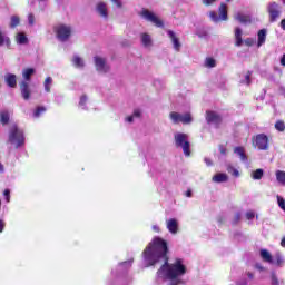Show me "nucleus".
<instances>
[{"label": "nucleus", "mask_w": 285, "mask_h": 285, "mask_svg": "<svg viewBox=\"0 0 285 285\" xmlns=\"http://www.w3.org/2000/svg\"><path fill=\"white\" fill-rule=\"evenodd\" d=\"M167 230L171 233V235H177L179 233V222L176 218H170L167 220Z\"/></svg>", "instance_id": "f8f14e48"}, {"label": "nucleus", "mask_w": 285, "mask_h": 285, "mask_svg": "<svg viewBox=\"0 0 285 285\" xmlns=\"http://www.w3.org/2000/svg\"><path fill=\"white\" fill-rule=\"evenodd\" d=\"M242 35H244V32L242 31V28L237 27L234 32L235 46L237 48H239L244 43V39H242Z\"/></svg>", "instance_id": "dca6fc26"}, {"label": "nucleus", "mask_w": 285, "mask_h": 285, "mask_svg": "<svg viewBox=\"0 0 285 285\" xmlns=\"http://www.w3.org/2000/svg\"><path fill=\"white\" fill-rule=\"evenodd\" d=\"M16 41H17V43H19L20 46H24L26 43H28V37L26 36V33L19 32V33L16 36Z\"/></svg>", "instance_id": "412c9836"}, {"label": "nucleus", "mask_w": 285, "mask_h": 285, "mask_svg": "<svg viewBox=\"0 0 285 285\" xmlns=\"http://www.w3.org/2000/svg\"><path fill=\"white\" fill-rule=\"evenodd\" d=\"M217 0H202L203 6H213Z\"/></svg>", "instance_id": "37998d69"}, {"label": "nucleus", "mask_w": 285, "mask_h": 285, "mask_svg": "<svg viewBox=\"0 0 285 285\" xmlns=\"http://www.w3.org/2000/svg\"><path fill=\"white\" fill-rule=\"evenodd\" d=\"M132 120H134V116H128L126 118V121H128L129 124H132Z\"/></svg>", "instance_id": "864d4df0"}, {"label": "nucleus", "mask_w": 285, "mask_h": 285, "mask_svg": "<svg viewBox=\"0 0 285 285\" xmlns=\"http://www.w3.org/2000/svg\"><path fill=\"white\" fill-rule=\"evenodd\" d=\"M216 66H217V60H215V58L207 57L205 59V68H215Z\"/></svg>", "instance_id": "cd10ccee"}, {"label": "nucleus", "mask_w": 285, "mask_h": 285, "mask_svg": "<svg viewBox=\"0 0 285 285\" xmlns=\"http://www.w3.org/2000/svg\"><path fill=\"white\" fill-rule=\"evenodd\" d=\"M244 43H245L246 46H250V38L245 39Z\"/></svg>", "instance_id": "13d9d810"}, {"label": "nucleus", "mask_w": 285, "mask_h": 285, "mask_svg": "<svg viewBox=\"0 0 285 285\" xmlns=\"http://www.w3.org/2000/svg\"><path fill=\"white\" fill-rule=\"evenodd\" d=\"M275 128H276V130H278L279 132H284V130H285V124H284V121H282V120L276 121Z\"/></svg>", "instance_id": "f704fd0d"}, {"label": "nucleus", "mask_w": 285, "mask_h": 285, "mask_svg": "<svg viewBox=\"0 0 285 285\" xmlns=\"http://www.w3.org/2000/svg\"><path fill=\"white\" fill-rule=\"evenodd\" d=\"M281 246H282L283 248H285V237L282 238V240H281Z\"/></svg>", "instance_id": "bf43d9fd"}, {"label": "nucleus", "mask_w": 285, "mask_h": 285, "mask_svg": "<svg viewBox=\"0 0 285 285\" xmlns=\"http://www.w3.org/2000/svg\"><path fill=\"white\" fill-rule=\"evenodd\" d=\"M72 62L76 66V68H83V59H81L80 57L75 56Z\"/></svg>", "instance_id": "7c9ffc66"}, {"label": "nucleus", "mask_w": 285, "mask_h": 285, "mask_svg": "<svg viewBox=\"0 0 285 285\" xmlns=\"http://www.w3.org/2000/svg\"><path fill=\"white\" fill-rule=\"evenodd\" d=\"M255 268L256 271H258V273H266V267H264V265H262V263H256L255 264Z\"/></svg>", "instance_id": "e433bc0d"}, {"label": "nucleus", "mask_w": 285, "mask_h": 285, "mask_svg": "<svg viewBox=\"0 0 285 285\" xmlns=\"http://www.w3.org/2000/svg\"><path fill=\"white\" fill-rule=\"evenodd\" d=\"M272 265L278 266V267L284 266V256H282V254L279 253H276L274 256V263Z\"/></svg>", "instance_id": "5701e85b"}, {"label": "nucleus", "mask_w": 285, "mask_h": 285, "mask_svg": "<svg viewBox=\"0 0 285 285\" xmlns=\"http://www.w3.org/2000/svg\"><path fill=\"white\" fill-rule=\"evenodd\" d=\"M168 253H170L168 242L159 236H156L144 249L142 257L147 262V266H155L156 264H159V262L170 259Z\"/></svg>", "instance_id": "f257e3e1"}, {"label": "nucleus", "mask_w": 285, "mask_h": 285, "mask_svg": "<svg viewBox=\"0 0 285 285\" xmlns=\"http://www.w3.org/2000/svg\"><path fill=\"white\" fill-rule=\"evenodd\" d=\"M116 6L117 8H121V1L119 0H111Z\"/></svg>", "instance_id": "8fccbe9b"}, {"label": "nucleus", "mask_w": 285, "mask_h": 285, "mask_svg": "<svg viewBox=\"0 0 285 285\" xmlns=\"http://www.w3.org/2000/svg\"><path fill=\"white\" fill-rule=\"evenodd\" d=\"M222 155H226V149H220Z\"/></svg>", "instance_id": "69168bd1"}, {"label": "nucleus", "mask_w": 285, "mask_h": 285, "mask_svg": "<svg viewBox=\"0 0 285 285\" xmlns=\"http://www.w3.org/2000/svg\"><path fill=\"white\" fill-rule=\"evenodd\" d=\"M169 119H171L173 124H193V116L190 114L181 115L177 111H171L169 114Z\"/></svg>", "instance_id": "423d86ee"}, {"label": "nucleus", "mask_w": 285, "mask_h": 285, "mask_svg": "<svg viewBox=\"0 0 285 285\" xmlns=\"http://www.w3.org/2000/svg\"><path fill=\"white\" fill-rule=\"evenodd\" d=\"M53 31L56 32V37L59 41H68V39H70V35H72V29L66 24L55 27Z\"/></svg>", "instance_id": "39448f33"}, {"label": "nucleus", "mask_w": 285, "mask_h": 285, "mask_svg": "<svg viewBox=\"0 0 285 285\" xmlns=\"http://www.w3.org/2000/svg\"><path fill=\"white\" fill-rule=\"evenodd\" d=\"M276 181H278L281 186H285V171H282V170L276 171Z\"/></svg>", "instance_id": "bb28decb"}, {"label": "nucleus", "mask_w": 285, "mask_h": 285, "mask_svg": "<svg viewBox=\"0 0 285 285\" xmlns=\"http://www.w3.org/2000/svg\"><path fill=\"white\" fill-rule=\"evenodd\" d=\"M234 153L240 157L242 161H246V151L244 150V147H236L234 149Z\"/></svg>", "instance_id": "a878e982"}, {"label": "nucleus", "mask_w": 285, "mask_h": 285, "mask_svg": "<svg viewBox=\"0 0 285 285\" xmlns=\"http://www.w3.org/2000/svg\"><path fill=\"white\" fill-rule=\"evenodd\" d=\"M246 217L247 219H250V212H247Z\"/></svg>", "instance_id": "e2e57ef3"}, {"label": "nucleus", "mask_w": 285, "mask_h": 285, "mask_svg": "<svg viewBox=\"0 0 285 285\" xmlns=\"http://www.w3.org/2000/svg\"><path fill=\"white\" fill-rule=\"evenodd\" d=\"M281 66L285 67V53L283 55V57L281 58Z\"/></svg>", "instance_id": "5fc2aeb1"}, {"label": "nucleus", "mask_w": 285, "mask_h": 285, "mask_svg": "<svg viewBox=\"0 0 285 285\" xmlns=\"http://www.w3.org/2000/svg\"><path fill=\"white\" fill-rule=\"evenodd\" d=\"M209 18H210L212 21H214L215 23H219V21H222L220 18H219V16H218L217 12H215V11H210V12H209Z\"/></svg>", "instance_id": "473e14b6"}, {"label": "nucleus", "mask_w": 285, "mask_h": 285, "mask_svg": "<svg viewBox=\"0 0 285 285\" xmlns=\"http://www.w3.org/2000/svg\"><path fill=\"white\" fill-rule=\"evenodd\" d=\"M140 14L141 17H144V19H146V21H150V23H154L156 28H164V21H161V19H159V17H157L150 10L144 9Z\"/></svg>", "instance_id": "6e6552de"}, {"label": "nucleus", "mask_w": 285, "mask_h": 285, "mask_svg": "<svg viewBox=\"0 0 285 285\" xmlns=\"http://www.w3.org/2000/svg\"><path fill=\"white\" fill-rule=\"evenodd\" d=\"M94 61H95V66H96V69L98 70V72H108V70H110V67L106 65V59H104L99 56H96L94 58Z\"/></svg>", "instance_id": "9d476101"}, {"label": "nucleus", "mask_w": 285, "mask_h": 285, "mask_svg": "<svg viewBox=\"0 0 285 285\" xmlns=\"http://www.w3.org/2000/svg\"><path fill=\"white\" fill-rule=\"evenodd\" d=\"M175 141L178 148H183L184 155H186V157H190V142L188 141V135L176 134Z\"/></svg>", "instance_id": "7ed1b4c3"}, {"label": "nucleus", "mask_w": 285, "mask_h": 285, "mask_svg": "<svg viewBox=\"0 0 285 285\" xmlns=\"http://www.w3.org/2000/svg\"><path fill=\"white\" fill-rule=\"evenodd\" d=\"M141 43H142V46H145V48L153 46V39H150V35L142 33L141 35Z\"/></svg>", "instance_id": "4be33fe9"}, {"label": "nucleus", "mask_w": 285, "mask_h": 285, "mask_svg": "<svg viewBox=\"0 0 285 285\" xmlns=\"http://www.w3.org/2000/svg\"><path fill=\"white\" fill-rule=\"evenodd\" d=\"M236 21H239V23H248V16L244 13H237L235 16Z\"/></svg>", "instance_id": "c756f323"}, {"label": "nucleus", "mask_w": 285, "mask_h": 285, "mask_svg": "<svg viewBox=\"0 0 285 285\" xmlns=\"http://www.w3.org/2000/svg\"><path fill=\"white\" fill-rule=\"evenodd\" d=\"M132 117H141V111L139 109H135Z\"/></svg>", "instance_id": "de8ad7c7"}, {"label": "nucleus", "mask_w": 285, "mask_h": 285, "mask_svg": "<svg viewBox=\"0 0 285 285\" xmlns=\"http://www.w3.org/2000/svg\"><path fill=\"white\" fill-rule=\"evenodd\" d=\"M266 29H261L257 33V48H262L266 43Z\"/></svg>", "instance_id": "f3484780"}, {"label": "nucleus", "mask_w": 285, "mask_h": 285, "mask_svg": "<svg viewBox=\"0 0 285 285\" xmlns=\"http://www.w3.org/2000/svg\"><path fill=\"white\" fill-rule=\"evenodd\" d=\"M28 21H29L30 26H35V16L32 13H30L28 16Z\"/></svg>", "instance_id": "a18cd8bd"}, {"label": "nucleus", "mask_w": 285, "mask_h": 285, "mask_svg": "<svg viewBox=\"0 0 285 285\" xmlns=\"http://www.w3.org/2000/svg\"><path fill=\"white\" fill-rule=\"evenodd\" d=\"M6 228V222L0 219V233H2Z\"/></svg>", "instance_id": "49530a36"}, {"label": "nucleus", "mask_w": 285, "mask_h": 285, "mask_svg": "<svg viewBox=\"0 0 285 285\" xmlns=\"http://www.w3.org/2000/svg\"><path fill=\"white\" fill-rule=\"evenodd\" d=\"M41 112H46V107H37L33 112V117H41Z\"/></svg>", "instance_id": "c9c22d12"}, {"label": "nucleus", "mask_w": 285, "mask_h": 285, "mask_svg": "<svg viewBox=\"0 0 285 285\" xmlns=\"http://www.w3.org/2000/svg\"><path fill=\"white\" fill-rule=\"evenodd\" d=\"M9 144H13L16 148L26 146V136L23 130L19 129L17 125H12L9 130Z\"/></svg>", "instance_id": "f03ea898"}, {"label": "nucleus", "mask_w": 285, "mask_h": 285, "mask_svg": "<svg viewBox=\"0 0 285 285\" xmlns=\"http://www.w3.org/2000/svg\"><path fill=\"white\" fill-rule=\"evenodd\" d=\"M206 121L207 124H215L216 126H219V124H222V117L219 114L208 110L206 111Z\"/></svg>", "instance_id": "9b49d317"}, {"label": "nucleus", "mask_w": 285, "mask_h": 285, "mask_svg": "<svg viewBox=\"0 0 285 285\" xmlns=\"http://www.w3.org/2000/svg\"><path fill=\"white\" fill-rule=\"evenodd\" d=\"M267 12L269 14V22L275 23L282 17V6L277 2H271L267 6Z\"/></svg>", "instance_id": "20e7f679"}, {"label": "nucleus", "mask_w": 285, "mask_h": 285, "mask_svg": "<svg viewBox=\"0 0 285 285\" xmlns=\"http://www.w3.org/2000/svg\"><path fill=\"white\" fill-rule=\"evenodd\" d=\"M204 161L206 166H213V160H210V158H205Z\"/></svg>", "instance_id": "09e8293b"}, {"label": "nucleus", "mask_w": 285, "mask_h": 285, "mask_svg": "<svg viewBox=\"0 0 285 285\" xmlns=\"http://www.w3.org/2000/svg\"><path fill=\"white\" fill-rule=\"evenodd\" d=\"M277 202H278V206L279 208H282V210H285V200L283 197L277 196Z\"/></svg>", "instance_id": "4c0bfd02"}, {"label": "nucleus", "mask_w": 285, "mask_h": 285, "mask_svg": "<svg viewBox=\"0 0 285 285\" xmlns=\"http://www.w3.org/2000/svg\"><path fill=\"white\" fill-rule=\"evenodd\" d=\"M213 181H216L217 184H222L224 181H228V175H226V174H216L213 177Z\"/></svg>", "instance_id": "b1692460"}, {"label": "nucleus", "mask_w": 285, "mask_h": 285, "mask_svg": "<svg viewBox=\"0 0 285 285\" xmlns=\"http://www.w3.org/2000/svg\"><path fill=\"white\" fill-rule=\"evenodd\" d=\"M21 23V19L18 16L11 17L10 28H17Z\"/></svg>", "instance_id": "2f4dec72"}, {"label": "nucleus", "mask_w": 285, "mask_h": 285, "mask_svg": "<svg viewBox=\"0 0 285 285\" xmlns=\"http://www.w3.org/2000/svg\"><path fill=\"white\" fill-rule=\"evenodd\" d=\"M20 92L22 99H24V101H29L32 95V90L30 89V85L28 83V81L23 80L20 82Z\"/></svg>", "instance_id": "1a4fd4ad"}, {"label": "nucleus", "mask_w": 285, "mask_h": 285, "mask_svg": "<svg viewBox=\"0 0 285 285\" xmlns=\"http://www.w3.org/2000/svg\"><path fill=\"white\" fill-rule=\"evenodd\" d=\"M259 256L263 262H265V264H275V259L273 258V254H271V252H268V249H261L259 250Z\"/></svg>", "instance_id": "4468645a"}, {"label": "nucleus", "mask_w": 285, "mask_h": 285, "mask_svg": "<svg viewBox=\"0 0 285 285\" xmlns=\"http://www.w3.org/2000/svg\"><path fill=\"white\" fill-rule=\"evenodd\" d=\"M6 83L9 88H17V75H13V73L7 75Z\"/></svg>", "instance_id": "a211bd4d"}, {"label": "nucleus", "mask_w": 285, "mask_h": 285, "mask_svg": "<svg viewBox=\"0 0 285 285\" xmlns=\"http://www.w3.org/2000/svg\"><path fill=\"white\" fill-rule=\"evenodd\" d=\"M271 284L279 285V279L277 278V275H275V273H272Z\"/></svg>", "instance_id": "58836bf2"}, {"label": "nucleus", "mask_w": 285, "mask_h": 285, "mask_svg": "<svg viewBox=\"0 0 285 285\" xmlns=\"http://www.w3.org/2000/svg\"><path fill=\"white\" fill-rule=\"evenodd\" d=\"M281 28H282V30L285 31V19H283V20L281 21Z\"/></svg>", "instance_id": "4d7b16f0"}, {"label": "nucleus", "mask_w": 285, "mask_h": 285, "mask_svg": "<svg viewBox=\"0 0 285 285\" xmlns=\"http://www.w3.org/2000/svg\"><path fill=\"white\" fill-rule=\"evenodd\" d=\"M228 173H232L234 177H239V171L233 167H228Z\"/></svg>", "instance_id": "79ce46f5"}, {"label": "nucleus", "mask_w": 285, "mask_h": 285, "mask_svg": "<svg viewBox=\"0 0 285 285\" xmlns=\"http://www.w3.org/2000/svg\"><path fill=\"white\" fill-rule=\"evenodd\" d=\"M224 222H225L224 217H222V216L218 217V223H219V224H224Z\"/></svg>", "instance_id": "052dcab7"}, {"label": "nucleus", "mask_w": 285, "mask_h": 285, "mask_svg": "<svg viewBox=\"0 0 285 285\" xmlns=\"http://www.w3.org/2000/svg\"><path fill=\"white\" fill-rule=\"evenodd\" d=\"M240 219H242V214L240 213H236L235 216H234V219H233V224L234 225L239 224Z\"/></svg>", "instance_id": "ea45409f"}, {"label": "nucleus", "mask_w": 285, "mask_h": 285, "mask_svg": "<svg viewBox=\"0 0 285 285\" xmlns=\"http://www.w3.org/2000/svg\"><path fill=\"white\" fill-rule=\"evenodd\" d=\"M97 12L100 17L108 19V8L106 7L105 2H99L97 4Z\"/></svg>", "instance_id": "6ab92c4d"}, {"label": "nucleus", "mask_w": 285, "mask_h": 285, "mask_svg": "<svg viewBox=\"0 0 285 285\" xmlns=\"http://www.w3.org/2000/svg\"><path fill=\"white\" fill-rule=\"evenodd\" d=\"M32 75H35L33 68H27L22 71V77L26 81H30Z\"/></svg>", "instance_id": "393cba45"}, {"label": "nucleus", "mask_w": 285, "mask_h": 285, "mask_svg": "<svg viewBox=\"0 0 285 285\" xmlns=\"http://www.w3.org/2000/svg\"><path fill=\"white\" fill-rule=\"evenodd\" d=\"M253 179L259 181V179H262L264 177V169H256L253 174H252Z\"/></svg>", "instance_id": "c85d7f7f"}, {"label": "nucleus", "mask_w": 285, "mask_h": 285, "mask_svg": "<svg viewBox=\"0 0 285 285\" xmlns=\"http://www.w3.org/2000/svg\"><path fill=\"white\" fill-rule=\"evenodd\" d=\"M87 101H88V96L82 95L80 97L79 106H86Z\"/></svg>", "instance_id": "a19ab883"}, {"label": "nucleus", "mask_w": 285, "mask_h": 285, "mask_svg": "<svg viewBox=\"0 0 285 285\" xmlns=\"http://www.w3.org/2000/svg\"><path fill=\"white\" fill-rule=\"evenodd\" d=\"M3 195L6 197V202L10 203V189H4Z\"/></svg>", "instance_id": "c03bdc74"}, {"label": "nucleus", "mask_w": 285, "mask_h": 285, "mask_svg": "<svg viewBox=\"0 0 285 285\" xmlns=\"http://www.w3.org/2000/svg\"><path fill=\"white\" fill-rule=\"evenodd\" d=\"M50 86H52V78L47 77L45 79V90H46V92H50Z\"/></svg>", "instance_id": "72a5a7b5"}, {"label": "nucleus", "mask_w": 285, "mask_h": 285, "mask_svg": "<svg viewBox=\"0 0 285 285\" xmlns=\"http://www.w3.org/2000/svg\"><path fill=\"white\" fill-rule=\"evenodd\" d=\"M167 35L169 39H171L174 50H176V52H179V50H181V42H179V38H177V35L175 33V31L168 30Z\"/></svg>", "instance_id": "ddd939ff"}, {"label": "nucleus", "mask_w": 285, "mask_h": 285, "mask_svg": "<svg viewBox=\"0 0 285 285\" xmlns=\"http://www.w3.org/2000/svg\"><path fill=\"white\" fill-rule=\"evenodd\" d=\"M218 18H220V21H228V6L226 3L222 2L218 8Z\"/></svg>", "instance_id": "2eb2a0df"}, {"label": "nucleus", "mask_w": 285, "mask_h": 285, "mask_svg": "<svg viewBox=\"0 0 285 285\" xmlns=\"http://www.w3.org/2000/svg\"><path fill=\"white\" fill-rule=\"evenodd\" d=\"M245 79H246L247 83H250V72H248V73L245 76Z\"/></svg>", "instance_id": "603ef678"}, {"label": "nucleus", "mask_w": 285, "mask_h": 285, "mask_svg": "<svg viewBox=\"0 0 285 285\" xmlns=\"http://www.w3.org/2000/svg\"><path fill=\"white\" fill-rule=\"evenodd\" d=\"M186 197H193V190L188 189V190L186 191Z\"/></svg>", "instance_id": "6e6d98bb"}, {"label": "nucleus", "mask_w": 285, "mask_h": 285, "mask_svg": "<svg viewBox=\"0 0 285 285\" xmlns=\"http://www.w3.org/2000/svg\"><path fill=\"white\" fill-rule=\"evenodd\" d=\"M0 124L2 126H8V124H10V111L8 110L0 111Z\"/></svg>", "instance_id": "aec40b11"}, {"label": "nucleus", "mask_w": 285, "mask_h": 285, "mask_svg": "<svg viewBox=\"0 0 285 285\" xmlns=\"http://www.w3.org/2000/svg\"><path fill=\"white\" fill-rule=\"evenodd\" d=\"M253 146L254 148H257V150H268V136L265 134H258L253 139Z\"/></svg>", "instance_id": "0eeeda50"}, {"label": "nucleus", "mask_w": 285, "mask_h": 285, "mask_svg": "<svg viewBox=\"0 0 285 285\" xmlns=\"http://www.w3.org/2000/svg\"><path fill=\"white\" fill-rule=\"evenodd\" d=\"M153 230H155V233H159L161 229L159 228V226L154 225L153 226Z\"/></svg>", "instance_id": "3c124183"}, {"label": "nucleus", "mask_w": 285, "mask_h": 285, "mask_svg": "<svg viewBox=\"0 0 285 285\" xmlns=\"http://www.w3.org/2000/svg\"><path fill=\"white\" fill-rule=\"evenodd\" d=\"M4 168H3V164L0 163V173H3Z\"/></svg>", "instance_id": "680f3d73"}, {"label": "nucleus", "mask_w": 285, "mask_h": 285, "mask_svg": "<svg viewBox=\"0 0 285 285\" xmlns=\"http://www.w3.org/2000/svg\"><path fill=\"white\" fill-rule=\"evenodd\" d=\"M227 2L230 1V0H226Z\"/></svg>", "instance_id": "338daca9"}, {"label": "nucleus", "mask_w": 285, "mask_h": 285, "mask_svg": "<svg viewBox=\"0 0 285 285\" xmlns=\"http://www.w3.org/2000/svg\"><path fill=\"white\" fill-rule=\"evenodd\" d=\"M255 217L254 212H250V219H253Z\"/></svg>", "instance_id": "0e129e2a"}]
</instances>
